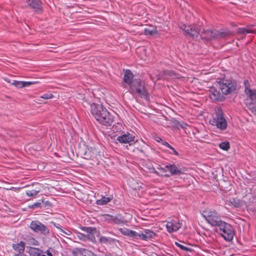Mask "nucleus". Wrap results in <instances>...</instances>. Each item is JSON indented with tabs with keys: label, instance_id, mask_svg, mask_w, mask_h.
Returning a JSON list of instances; mask_svg holds the SVG:
<instances>
[{
	"label": "nucleus",
	"instance_id": "nucleus-40",
	"mask_svg": "<svg viewBox=\"0 0 256 256\" xmlns=\"http://www.w3.org/2000/svg\"><path fill=\"white\" fill-rule=\"evenodd\" d=\"M176 244L180 248L181 250L186 251V252H190V249L188 248H187L181 244H180L178 242H176Z\"/></svg>",
	"mask_w": 256,
	"mask_h": 256
},
{
	"label": "nucleus",
	"instance_id": "nucleus-4",
	"mask_svg": "<svg viewBox=\"0 0 256 256\" xmlns=\"http://www.w3.org/2000/svg\"><path fill=\"white\" fill-rule=\"evenodd\" d=\"M216 232L227 242L231 241L235 234L234 230L232 226L222 221L216 226Z\"/></svg>",
	"mask_w": 256,
	"mask_h": 256
},
{
	"label": "nucleus",
	"instance_id": "nucleus-59",
	"mask_svg": "<svg viewBox=\"0 0 256 256\" xmlns=\"http://www.w3.org/2000/svg\"><path fill=\"white\" fill-rule=\"evenodd\" d=\"M254 180H256V176L255 178H254Z\"/></svg>",
	"mask_w": 256,
	"mask_h": 256
},
{
	"label": "nucleus",
	"instance_id": "nucleus-45",
	"mask_svg": "<svg viewBox=\"0 0 256 256\" xmlns=\"http://www.w3.org/2000/svg\"><path fill=\"white\" fill-rule=\"evenodd\" d=\"M170 148L172 150V152H170V154H174L176 156H178L179 155L178 152L177 151H176V150H175V148L173 146H170Z\"/></svg>",
	"mask_w": 256,
	"mask_h": 256
},
{
	"label": "nucleus",
	"instance_id": "nucleus-28",
	"mask_svg": "<svg viewBox=\"0 0 256 256\" xmlns=\"http://www.w3.org/2000/svg\"><path fill=\"white\" fill-rule=\"evenodd\" d=\"M144 32L146 35L153 36L154 34H157V30L156 27L145 28Z\"/></svg>",
	"mask_w": 256,
	"mask_h": 256
},
{
	"label": "nucleus",
	"instance_id": "nucleus-26",
	"mask_svg": "<svg viewBox=\"0 0 256 256\" xmlns=\"http://www.w3.org/2000/svg\"><path fill=\"white\" fill-rule=\"evenodd\" d=\"M129 184L131 186L133 190H137L139 189L140 187H141L142 184H139L137 181L135 180L134 179L132 178L129 180Z\"/></svg>",
	"mask_w": 256,
	"mask_h": 256
},
{
	"label": "nucleus",
	"instance_id": "nucleus-46",
	"mask_svg": "<svg viewBox=\"0 0 256 256\" xmlns=\"http://www.w3.org/2000/svg\"><path fill=\"white\" fill-rule=\"evenodd\" d=\"M187 126V124L184 122H178V126L182 128H186Z\"/></svg>",
	"mask_w": 256,
	"mask_h": 256
},
{
	"label": "nucleus",
	"instance_id": "nucleus-34",
	"mask_svg": "<svg viewBox=\"0 0 256 256\" xmlns=\"http://www.w3.org/2000/svg\"><path fill=\"white\" fill-rule=\"evenodd\" d=\"M124 222V220L120 216H114L112 222L117 224H123Z\"/></svg>",
	"mask_w": 256,
	"mask_h": 256
},
{
	"label": "nucleus",
	"instance_id": "nucleus-17",
	"mask_svg": "<svg viewBox=\"0 0 256 256\" xmlns=\"http://www.w3.org/2000/svg\"><path fill=\"white\" fill-rule=\"evenodd\" d=\"M215 40L227 38L233 34L232 32L226 30H222L220 31L216 30L214 34Z\"/></svg>",
	"mask_w": 256,
	"mask_h": 256
},
{
	"label": "nucleus",
	"instance_id": "nucleus-30",
	"mask_svg": "<svg viewBox=\"0 0 256 256\" xmlns=\"http://www.w3.org/2000/svg\"><path fill=\"white\" fill-rule=\"evenodd\" d=\"M128 234H129V236L132 238L133 239L141 240V231L138 232L136 231L132 230V232H130Z\"/></svg>",
	"mask_w": 256,
	"mask_h": 256
},
{
	"label": "nucleus",
	"instance_id": "nucleus-54",
	"mask_svg": "<svg viewBox=\"0 0 256 256\" xmlns=\"http://www.w3.org/2000/svg\"><path fill=\"white\" fill-rule=\"evenodd\" d=\"M158 169V170H162L163 172H166L167 171V169L165 168H162V167H160V166H159L158 168H157Z\"/></svg>",
	"mask_w": 256,
	"mask_h": 256
},
{
	"label": "nucleus",
	"instance_id": "nucleus-19",
	"mask_svg": "<svg viewBox=\"0 0 256 256\" xmlns=\"http://www.w3.org/2000/svg\"><path fill=\"white\" fill-rule=\"evenodd\" d=\"M12 248L15 251L18 252L17 254H24L25 248V242L21 240L18 244H12Z\"/></svg>",
	"mask_w": 256,
	"mask_h": 256
},
{
	"label": "nucleus",
	"instance_id": "nucleus-5",
	"mask_svg": "<svg viewBox=\"0 0 256 256\" xmlns=\"http://www.w3.org/2000/svg\"><path fill=\"white\" fill-rule=\"evenodd\" d=\"M210 124L216 126L221 130H225L228 126L227 122L225 119L222 110L218 109L216 111L212 118L210 120Z\"/></svg>",
	"mask_w": 256,
	"mask_h": 256
},
{
	"label": "nucleus",
	"instance_id": "nucleus-29",
	"mask_svg": "<svg viewBox=\"0 0 256 256\" xmlns=\"http://www.w3.org/2000/svg\"><path fill=\"white\" fill-rule=\"evenodd\" d=\"M115 241V239L109 237L101 236L100 238V242L105 244H111Z\"/></svg>",
	"mask_w": 256,
	"mask_h": 256
},
{
	"label": "nucleus",
	"instance_id": "nucleus-20",
	"mask_svg": "<svg viewBox=\"0 0 256 256\" xmlns=\"http://www.w3.org/2000/svg\"><path fill=\"white\" fill-rule=\"evenodd\" d=\"M162 75L164 76V78H179V74L173 70H164L162 72Z\"/></svg>",
	"mask_w": 256,
	"mask_h": 256
},
{
	"label": "nucleus",
	"instance_id": "nucleus-3",
	"mask_svg": "<svg viewBox=\"0 0 256 256\" xmlns=\"http://www.w3.org/2000/svg\"><path fill=\"white\" fill-rule=\"evenodd\" d=\"M128 86L130 93L136 94L141 98L146 100L149 99V95L146 92L145 83L140 78H134L133 82Z\"/></svg>",
	"mask_w": 256,
	"mask_h": 256
},
{
	"label": "nucleus",
	"instance_id": "nucleus-37",
	"mask_svg": "<svg viewBox=\"0 0 256 256\" xmlns=\"http://www.w3.org/2000/svg\"><path fill=\"white\" fill-rule=\"evenodd\" d=\"M244 92H248L249 90H252L250 88V84L248 80H244Z\"/></svg>",
	"mask_w": 256,
	"mask_h": 256
},
{
	"label": "nucleus",
	"instance_id": "nucleus-9",
	"mask_svg": "<svg viewBox=\"0 0 256 256\" xmlns=\"http://www.w3.org/2000/svg\"><path fill=\"white\" fill-rule=\"evenodd\" d=\"M215 86H212L209 90V97L214 102H221L225 100V97Z\"/></svg>",
	"mask_w": 256,
	"mask_h": 256
},
{
	"label": "nucleus",
	"instance_id": "nucleus-14",
	"mask_svg": "<svg viewBox=\"0 0 256 256\" xmlns=\"http://www.w3.org/2000/svg\"><path fill=\"white\" fill-rule=\"evenodd\" d=\"M215 32L216 30H205L203 29V30L200 34L201 38L206 41L211 40H215Z\"/></svg>",
	"mask_w": 256,
	"mask_h": 256
},
{
	"label": "nucleus",
	"instance_id": "nucleus-1",
	"mask_svg": "<svg viewBox=\"0 0 256 256\" xmlns=\"http://www.w3.org/2000/svg\"><path fill=\"white\" fill-rule=\"evenodd\" d=\"M91 113L100 124L106 127L110 126L114 122L112 114L101 104H92Z\"/></svg>",
	"mask_w": 256,
	"mask_h": 256
},
{
	"label": "nucleus",
	"instance_id": "nucleus-58",
	"mask_svg": "<svg viewBox=\"0 0 256 256\" xmlns=\"http://www.w3.org/2000/svg\"><path fill=\"white\" fill-rule=\"evenodd\" d=\"M152 172H153L154 173V174H158V172H157V171H156L154 168V170L152 171Z\"/></svg>",
	"mask_w": 256,
	"mask_h": 256
},
{
	"label": "nucleus",
	"instance_id": "nucleus-52",
	"mask_svg": "<svg viewBox=\"0 0 256 256\" xmlns=\"http://www.w3.org/2000/svg\"><path fill=\"white\" fill-rule=\"evenodd\" d=\"M52 224H54V226L58 228L60 230V229H62L61 228V226L60 224H55L54 222H52Z\"/></svg>",
	"mask_w": 256,
	"mask_h": 256
},
{
	"label": "nucleus",
	"instance_id": "nucleus-22",
	"mask_svg": "<svg viewBox=\"0 0 256 256\" xmlns=\"http://www.w3.org/2000/svg\"><path fill=\"white\" fill-rule=\"evenodd\" d=\"M25 244L38 246L40 245L39 242L33 237L30 236H26L24 238Z\"/></svg>",
	"mask_w": 256,
	"mask_h": 256
},
{
	"label": "nucleus",
	"instance_id": "nucleus-35",
	"mask_svg": "<svg viewBox=\"0 0 256 256\" xmlns=\"http://www.w3.org/2000/svg\"><path fill=\"white\" fill-rule=\"evenodd\" d=\"M248 109L254 114H256V102H250L248 105Z\"/></svg>",
	"mask_w": 256,
	"mask_h": 256
},
{
	"label": "nucleus",
	"instance_id": "nucleus-10",
	"mask_svg": "<svg viewBox=\"0 0 256 256\" xmlns=\"http://www.w3.org/2000/svg\"><path fill=\"white\" fill-rule=\"evenodd\" d=\"M80 228L86 232L84 234L86 236V240L91 242H94L96 240L94 234L96 232V229L94 227L81 226Z\"/></svg>",
	"mask_w": 256,
	"mask_h": 256
},
{
	"label": "nucleus",
	"instance_id": "nucleus-12",
	"mask_svg": "<svg viewBox=\"0 0 256 256\" xmlns=\"http://www.w3.org/2000/svg\"><path fill=\"white\" fill-rule=\"evenodd\" d=\"M28 6L35 12L38 13L42 11V2L41 0H28Z\"/></svg>",
	"mask_w": 256,
	"mask_h": 256
},
{
	"label": "nucleus",
	"instance_id": "nucleus-31",
	"mask_svg": "<svg viewBox=\"0 0 256 256\" xmlns=\"http://www.w3.org/2000/svg\"><path fill=\"white\" fill-rule=\"evenodd\" d=\"M85 248H76L74 250L73 253L74 256H84V254L86 252Z\"/></svg>",
	"mask_w": 256,
	"mask_h": 256
},
{
	"label": "nucleus",
	"instance_id": "nucleus-18",
	"mask_svg": "<svg viewBox=\"0 0 256 256\" xmlns=\"http://www.w3.org/2000/svg\"><path fill=\"white\" fill-rule=\"evenodd\" d=\"M165 168L168 170L172 175H180L182 174V172L180 169L178 168L174 164H170L166 166Z\"/></svg>",
	"mask_w": 256,
	"mask_h": 256
},
{
	"label": "nucleus",
	"instance_id": "nucleus-13",
	"mask_svg": "<svg viewBox=\"0 0 256 256\" xmlns=\"http://www.w3.org/2000/svg\"><path fill=\"white\" fill-rule=\"evenodd\" d=\"M182 226V223L180 221L171 220L168 222L166 224V228L169 232H173L177 231Z\"/></svg>",
	"mask_w": 256,
	"mask_h": 256
},
{
	"label": "nucleus",
	"instance_id": "nucleus-55",
	"mask_svg": "<svg viewBox=\"0 0 256 256\" xmlns=\"http://www.w3.org/2000/svg\"><path fill=\"white\" fill-rule=\"evenodd\" d=\"M155 140L158 142H162V139L159 136H156Z\"/></svg>",
	"mask_w": 256,
	"mask_h": 256
},
{
	"label": "nucleus",
	"instance_id": "nucleus-43",
	"mask_svg": "<svg viewBox=\"0 0 256 256\" xmlns=\"http://www.w3.org/2000/svg\"><path fill=\"white\" fill-rule=\"evenodd\" d=\"M95 255L94 252L88 250H86V252L84 254V256H95Z\"/></svg>",
	"mask_w": 256,
	"mask_h": 256
},
{
	"label": "nucleus",
	"instance_id": "nucleus-25",
	"mask_svg": "<svg viewBox=\"0 0 256 256\" xmlns=\"http://www.w3.org/2000/svg\"><path fill=\"white\" fill-rule=\"evenodd\" d=\"M112 199V196H102L100 199L96 200V204L98 205H104L108 204Z\"/></svg>",
	"mask_w": 256,
	"mask_h": 256
},
{
	"label": "nucleus",
	"instance_id": "nucleus-60",
	"mask_svg": "<svg viewBox=\"0 0 256 256\" xmlns=\"http://www.w3.org/2000/svg\"><path fill=\"white\" fill-rule=\"evenodd\" d=\"M41 256H46V255H44V254H41Z\"/></svg>",
	"mask_w": 256,
	"mask_h": 256
},
{
	"label": "nucleus",
	"instance_id": "nucleus-51",
	"mask_svg": "<svg viewBox=\"0 0 256 256\" xmlns=\"http://www.w3.org/2000/svg\"><path fill=\"white\" fill-rule=\"evenodd\" d=\"M60 232L68 236H70L71 234V232L70 231L68 230V232H66L64 230L62 229H60Z\"/></svg>",
	"mask_w": 256,
	"mask_h": 256
},
{
	"label": "nucleus",
	"instance_id": "nucleus-15",
	"mask_svg": "<svg viewBox=\"0 0 256 256\" xmlns=\"http://www.w3.org/2000/svg\"><path fill=\"white\" fill-rule=\"evenodd\" d=\"M156 234L148 229H144L141 231V240H148L154 238Z\"/></svg>",
	"mask_w": 256,
	"mask_h": 256
},
{
	"label": "nucleus",
	"instance_id": "nucleus-6",
	"mask_svg": "<svg viewBox=\"0 0 256 256\" xmlns=\"http://www.w3.org/2000/svg\"><path fill=\"white\" fill-rule=\"evenodd\" d=\"M178 26L185 35L189 36L192 38H197L202 28L200 25H186L182 23L179 24Z\"/></svg>",
	"mask_w": 256,
	"mask_h": 256
},
{
	"label": "nucleus",
	"instance_id": "nucleus-7",
	"mask_svg": "<svg viewBox=\"0 0 256 256\" xmlns=\"http://www.w3.org/2000/svg\"><path fill=\"white\" fill-rule=\"evenodd\" d=\"M202 214L206 222L212 226H216L222 221L220 216L216 210H206L203 212Z\"/></svg>",
	"mask_w": 256,
	"mask_h": 256
},
{
	"label": "nucleus",
	"instance_id": "nucleus-23",
	"mask_svg": "<svg viewBox=\"0 0 256 256\" xmlns=\"http://www.w3.org/2000/svg\"><path fill=\"white\" fill-rule=\"evenodd\" d=\"M40 188L39 187L36 188H30L26 192V195L28 197L35 198L36 196L40 192Z\"/></svg>",
	"mask_w": 256,
	"mask_h": 256
},
{
	"label": "nucleus",
	"instance_id": "nucleus-11",
	"mask_svg": "<svg viewBox=\"0 0 256 256\" xmlns=\"http://www.w3.org/2000/svg\"><path fill=\"white\" fill-rule=\"evenodd\" d=\"M124 76L122 82L124 84V86L126 87V84L129 86L134 80V74L130 70L126 69L123 70Z\"/></svg>",
	"mask_w": 256,
	"mask_h": 256
},
{
	"label": "nucleus",
	"instance_id": "nucleus-21",
	"mask_svg": "<svg viewBox=\"0 0 256 256\" xmlns=\"http://www.w3.org/2000/svg\"><path fill=\"white\" fill-rule=\"evenodd\" d=\"M26 252L30 256H41L42 250L38 248L27 246Z\"/></svg>",
	"mask_w": 256,
	"mask_h": 256
},
{
	"label": "nucleus",
	"instance_id": "nucleus-61",
	"mask_svg": "<svg viewBox=\"0 0 256 256\" xmlns=\"http://www.w3.org/2000/svg\"><path fill=\"white\" fill-rule=\"evenodd\" d=\"M95 256H97L96 255H95Z\"/></svg>",
	"mask_w": 256,
	"mask_h": 256
},
{
	"label": "nucleus",
	"instance_id": "nucleus-38",
	"mask_svg": "<svg viewBox=\"0 0 256 256\" xmlns=\"http://www.w3.org/2000/svg\"><path fill=\"white\" fill-rule=\"evenodd\" d=\"M94 104V103H91L88 100H86L85 98H84L82 103V106L85 108H87L88 106H90L91 107L92 104Z\"/></svg>",
	"mask_w": 256,
	"mask_h": 256
},
{
	"label": "nucleus",
	"instance_id": "nucleus-50",
	"mask_svg": "<svg viewBox=\"0 0 256 256\" xmlns=\"http://www.w3.org/2000/svg\"><path fill=\"white\" fill-rule=\"evenodd\" d=\"M42 203L40 202H37L33 204V206H35L36 208H41L42 207Z\"/></svg>",
	"mask_w": 256,
	"mask_h": 256
},
{
	"label": "nucleus",
	"instance_id": "nucleus-27",
	"mask_svg": "<svg viewBox=\"0 0 256 256\" xmlns=\"http://www.w3.org/2000/svg\"><path fill=\"white\" fill-rule=\"evenodd\" d=\"M229 202L230 204L234 206L236 208H240L242 206V202L240 200L236 198H232L230 199Z\"/></svg>",
	"mask_w": 256,
	"mask_h": 256
},
{
	"label": "nucleus",
	"instance_id": "nucleus-39",
	"mask_svg": "<svg viewBox=\"0 0 256 256\" xmlns=\"http://www.w3.org/2000/svg\"><path fill=\"white\" fill-rule=\"evenodd\" d=\"M114 216L110 215V214H105L104 216V218L108 222H112L114 220Z\"/></svg>",
	"mask_w": 256,
	"mask_h": 256
},
{
	"label": "nucleus",
	"instance_id": "nucleus-8",
	"mask_svg": "<svg viewBox=\"0 0 256 256\" xmlns=\"http://www.w3.org/2000/svg\"><path fill=\"white\" fill-rule=\"evenodd\" d=\"M30 228L36 233H40L44 236L50 234L48 228L38 220H32L30 225Z\"/></svg>",
	"mask_w": 256,
	"mask_h": 256
},
{
	"label": "nucleus",
	"instance_id": "nucleus-56",
	"mask_svg": "<svg viewBox=\"0 0 256 256\" xmlns=\"http://www.w3.org/2000/svg\"><path fill=\"white\" fill-rule=\"evenodd\" d=\"M46 252L48 256H52V254L49 250H47Z\"/></svg>",
	"mask_w": 256,
	"mask_h": 256
},
{
	"label": "nucleus",
	"instance_id": "nucleus-24",
	"mask_svg": "<svg viewBox=\"0 0 256 256\" xmlns=\"http://www.w3.org/2000/svg\"><path fill=\"white\" fill-rule=\"evenodd\" d=\"M245 94L251 100V102H256V89L249 90Z\"/></svg>",
	"mask_w": 256,
	"mask_h": 256
},
{
	"label": "nucleus",
	"instance_id": "nucleus-2",
	"mask_svg": "<svg viewBox=\"0 0 256 256\" xmlns=\"http://www.w3.org/2000/svg\"><path fill=\"white\" fill-rule=\"evenodd\" d=\"M216 82V86L220 90L223 94L228 95L235 92L237 90V82L232 78L220 79Z\"/></svg>",
	"mask_w": 256,
	"mask_h": 256
},
{
	"label": "nucleus",
	"instance_id": "nucleus-53",
	"mask_svg": "<svg viewBox=\"0 0 256 256\" xmlns=\"http://www.w3.org/2000/svg\"><path fill=\"white\" fill-rule=\"evenodd\" d=\"M162 144L168 148H170L171 145H170L168 142H162Z\"/></svg>",
	"mask_w": 256,
	"mask_h": 256
},
{
	"label": "nucleus",
	"instance_id": "nucleus-16",
	"mask_svg": "<svg viewBox=\"0 0 256 256\" xmlns=\"http://www.w3.org/2000/svg\"><path fill=\"white\" fill-rule=\"evenodd\" d=\"M134 136H132V135H130V134L128 133L126 134H124L118 136L116 140L118 141L120 143L122 144H127L129 143L130 144H132L130 142H132L134 140Z\"/></svg>",
	"mask_w": 256,
	"mask_h": 256
},
{
	"label": "nucleus",
	"instance_id": "nucleus-49",
	"mask_svg": "<svg viewBox=\"0 0 256 256\" xmlns=\"http://www.w3.org/2000/svg\"><path fill=\"white\" fill-rule=\"evenodd\" d=\"M84 156H85L84 158L86 159H90L92 158V156L90 155L89 154H88L87 152L84 154Z\"/></svg>",
	"mask_w": 256,
	"mask_h": 256
},
{
	"label": "nucleus",
	"instance_id": "nucleus-57",
	"mask_svg": "<svg viewBox=\"0 0 256 256\" xmlns=\"http://www.w3.org/2000/svg\"><path fill=\"white\" fill-rule=\"evenodd\" d=\"M29 208H36L35 206H33V204H32L30 206H28Z\"/></svg>",
	"mask_w": 256,
	"mask_h": 256
},
{
	"label": "nucleus",
	"instance_id": "nucleus-42",
	"mask_svg": "<svg viewBox=\"0 0 256 256\" xmlns=\"http://www.w3.org/2000/svg\"><path fill=\"white\" fill-rule=\"evenodd\" d=\"M54 97V95L52 94H46L42 96H40V98L45 100L52 98Z\"/></svg>",
	"mask_w": 256,
	"mask_h": 256
},
{
	"label": "nucleus",
	"instance_id": "nucleus-36",
	"mask_svg": "<svg viewBox=\"0 0 256 256\" xmlns=\"http://www.w3.org/2000/svg\"><path fill=\"white\" fill-rule=\"evenodd\" d=\"M22 81L14 80L13 82L12 83V84L18 88H23V86H22Z\"/></svg>",
	"mask_w": 256,
	"mask_h": 256
},
{
	"label": "nucleus",
	"instance_id": "nucleus-44",
	"mask_svg": "<svg viewBox=\"0 0 256 256\" xmlns=\"http://www.w3.org/2000/svg\"><path fill=\"white\" fill-rule=\"evenodd\" d=\"M34 82H23L22 86H23V88L27 87L34 84Z\"/></svg>",
	"mask_w": 256,
	"mask_h": 256
},
{
	"label": "nucleus",
	"instance_id": "nucleus-33",
	"mask_svg": "<svg viewBox=\"0 0 256 256\" xmlns=\"http://www.w3.org/2000/svg\"><path fill=\"white\" fill-rule=\"evenodd\" d=\"M219 147L224 150H228L230 148V145L228 142H222L219 144Z\"/></svg>",
	"mask_w": 256,
	"mask_h": 256
},
{
	"label": "nucleus",
	"instance_id": "nucleus-41",
	"mask_svg": "<svg viewBox=\"0 0 256 256\" xmlns=\"http://www.w3.org/2000/svg\"><path fill=\"white\" fill-rule=\"evenodd\" d=\"M76 235H77L78 237L80 240H84V241L86 240V235H85L84 234H83V233H82V232H78L77 234H76Z\"/></svg>",
	"mask_w": 256,
	"mask_h": 256
},
{
	"label": "nucleus",
	"instance_id": "nucleus-32",
	"mask_svg": "<svg viewBox=\"0 0 256 256\" xmlns=\"http://www.w3.org/2000/svg\"><path fill=\"white\" fill-rule=\"evenodd\" d=\"M253 32V30H250V29H248V28H238V30H237V33L238 34H250V33H252Z\"/></svg>",
	"mask_w": 256,
	"mask_h": 256
},
{
	"label": "nucleus",
	"instance_id": "nucleus-47",
	"mask_svg": "<svg viewBox=\"0 0 256 256\" xmlns=\"http://www.w3.org/2000/svg\"><path fill=\"white\" fill-rule=\"evenodd\" d=\"M52 204L49 201H46L44 202L43 206L44 207H50L52 206Z\"/></svg>",
	"mask_w": 256,
	"mask_h": 256
},
{
	"label": "nucleus",
	"instance_id": "nucleus-48",
	"mask_svg": "<svg viewBox=\"0 0 256 256\" xmlns=\"http://www.w3.org/2000/svg\"><path fill=\"white\" fill-rule=\"evenodd\" d=\"M132 230H130L128 229H126L125 230L122 231V232L124 235L129 236V234H128V233H130V232H132Z\"/></svg>",
	"mask_w": 256,
	"mask_h": 256
}]
</instances>
